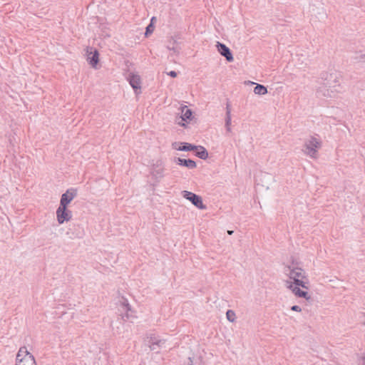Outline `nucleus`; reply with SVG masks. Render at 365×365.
<instances>
[{
    "label": "nucleus",
    "mask_w": 365,
    "mask_h": 365,
    "mask_svg": "<svg viewBox=\"0 0 365 365\" xmlns=\"http://www.w3.org/2000/svg\"><path fill=\"white\" fill-rule=\"evenodd\" d=\"M341 75L339 72L334 71L322 74L321 82L317 89L319 97L332 98L341 90Z\"/></svg>",
    "instance_id": "f257e3e1"
},
{
    "label": "nucleus",
    "mask_w": 365,
    "mask_h": 365,
    "mask_svg": "<svg viewBox=\"0 0 365 365\" xmlns=\"http://www.w3.org/2000/svg\"><path fill=\"white\" fill-rule=\"evenodd\" d=\"M284 273L292 281H287V283H291L294 286H301L303 289H309V280L306 272L301 267L288 265L284 267Z\"/></svg>",
    "instance_id": "f03ea898"
},
{
    "label": "nucleus",
    "mask_w": 365,
    "mask_h": 365,
    "mask_svg": "<svg viewBox=\"0 0 365 365\" xmlns=\"http://www.w3.org/2000/svg\"><path fill=\"white\" fill-rule=\"evenodd\" d=\"M321 147V142L315 137H310L306 140L302 149L304 153L312 158L316 159L318 156V149Z\"/></svg>",
    "instance_id": "7ed1b4c3"
},
{
    "label": "nucleus",
    "mask_w": 365,
    "mask_h": 365,
    "mask_svg": "<svg viewBox=\"0 0 365 365\" xmlns=\"http://www.w3.org/2000/svg\"><path fill=\"white\" fill-rule=\"evenodd\" d=\"M16 365H36L34 356L27 350L26 346H21L16 354Z\"/></svg>",
    "instance_id": "20e7f679"
},
{
    "label": "nucleus",
    "mask_w": 365,
    "mask_h": 365,
    "mask_svg": "<svg viewBox=\"0 0 365 365\" xmlns=\"http://www.w3.org/2000/svg\"><path fill=\"white\" fill-rule=\"evenodd\" d=\"M182 195L186 200L190 201L192 205L199 209L205 210L206 206L202 202V199L200 195H197L192 192L184 190L182 192Z\"/></svg>",
    "instance_id": "39448f33"
},
{
    "label": "nucleus",
    "mask_w": 365,
    "mask_h": 365,
    "mask_svg": "<svg viewBox=\"0 0 365 365\" xmlns=\"http://www.w3.org/2000/svg\"><path fill=\"white\" fill-rule=\"evenodd\" d=\"M56 218L58 222L61 225L72 218V212L66 207L59 206L56 210Z\"/></svg>",
    "instance_id": "423d86ee"
},
{
    "label": "nucleus",
    "mask_w": 365,
    "mask_h": 365,
    "mask_svg": "<svg viewBox=\"0 0 365 365\" xmlns=\"http://www.w3.org/2000/svg\"><path fill=\"white\" fill-rule=\"evenodd\" d=\"M77 195V190L76 189H68L65 193L61 195L60 200V205L61 207H68V204Z\"/></svg>",
    "instance_id": "0eeeda50"
},
{
    "label": "nucleus",
    "mask_w": 365,
    "mask_h": 365,
    "mask_svg": "<svg viewBox=\"0 0 365 365\" xmlns=\"http://www.w3.org/2000/svg\"><path fill=\"white\" fill-rule=\"evenodd\" d=\"M128 81H129L130 85L134 89L136 94H138L141 92V81L139 75L130 73L127 77Z\"/></svg>",
    "instance_id": "6e6552de"
},
{
    "label": "nucleus",
    "mask_w": 365,
    "mask_h": 365,
    "mask_svg": "<svg viewBox=\"0 0 365 365\" xmlns=\"http://www.w3.org/2000/svg\"><path fill=\"white\" fill-rule=\"evenodd\" d=\"M216 47L220 55L225 57L228 62L233 61L234 57L230 49L225 44L217 41Z\"/></svg>",
    "instance_id": "1a4fd4ad"
},
{
    "label": "nucleus",
    "mask_w": 365,
    "mask_h": 365,
    "mask_svg": "<svg viewBox=\"0 0 365 365\" xmlns=\"http://www.w3.org/2000/svg\"><path fill=\"white\" fill-rule=\"evenodd\" d=\"M299 287L300 286H294L291 283H287V288L290 289L295 296L297 297L304 298L307 301L310 300L312 299L311 296L307 292L302 290Z\"/></svg>",
    "instance_id": "9d476101"
},
{
    "label": "nucleus",
    "mask_w": 365,
    "mask_h": 365,
    "mask_svg": "<svg viewBox=\"0 0 365 365\" xmlns=\"http://www.w3.org/2000/svg\"><path fill=\"white\" fill-rule=\"evenodd\" d=\"M120 306L122 309L126 312L125 314H122V319L123 321L130 320V318L133 317L132 315L128 314V312L131 310V307L126 299L124 297L121 298L120 300Z\"/></svg>",
    "instance_id": "9b49d317"
},
{
    "label": "nucleus",
    "mask_w": 365,
    "mask_h": 365,
    "mask_svg": "<svg viewBox=\"0 0 365 365\" xmlns=\"http://www.w3.org/2000/svg\"><path fill=\"white\" fill-rule=\"evenodd\" d=\"M174 161L179 165L186 167L189 169H193L195 168L197 166V164L195 161L191 159H184L180 158H175Z\"/></svg>",
    "instance_id": "f8f14e48"
},
{
    "label": "nucleus",
    "mask_w": 365,
    "mask_h": 365,
    "mask_svg": "<svg viewBox=\"0 0 365 365\" xmlns=\"http://www.w3.org/2000/svg\"><path fill=\"white\" fill-rule=\"evenodd\" d=\"M99 53L98 51L96 49H94L93 51H91L88 53L87 60L89 63V64L96 68V65L98 64L99 61Z\"/></svg>",
    "instance_id": "ddd939ff"
},
{
    "label": "nucleus",
    "mask_w": 365,
    "mask_h": 365,
    "mask_svg": "<svg viewBox=\"0 0 365 365\" xmlns=\"http://www.w3.org/2000/svg\"><path fill=\"white\" fill-rule=\"evenodd\" d=\"M181 146L179 148L176 147L177 143H173V148L180 151H191L195 150L197 148V145L190 144L189 143H181Z\"/></svg>",
    "instance_id": "4468645a"
},
{
    "label": "nucleus",
    "mask_w": 365,
    "mask_h": 365,
    "mask_svg": "<svg viewBox=\"0 0 365 365\" xmlns=\"http://www.w3.org/2000/svg\"><path fill=\"white\" fill-rule=\"evenodd\" d=\"M167 48L170 51H173L175 53H179L180 50L179 43L173 37L168 41Z\"/></svg>",
    "instance_id": "2eb2a0df"
},
{
    "label": "nucleus",
    "mask_w": 365,
    "mask_h": 365,
    "mask_svg": "<svg viewBox=\"0 0 365 365\" xmlns=\"http://www.w3.org/2000/svg\"><path fill=\"white\" fill-rule=\"evenodd\" d=\"M164 168L160 165H154L152 170V175L157 180L161 179L163 177Z\"/></svg>",
    "instance_id": "dca6fc26"
},
{
    "label": "nucleus",
    "mask_w": 365,
    "mask_h": 365,
    "mask_svg": "<svg viewBox=\"0 0 365 365\" xmlns=\"http://www.w3.org/2000/svg\"><path fill=\"white\" fill-rule=\"evenodd\" d=\"M195 155L200 159L205 160L208 158L207 150L202 145H197Z\"/></svg>",
    "instance_id": "f3484780"
},
{
    "label": "nucleus",
    "mask_w": 365,
    "mask_h": 365,
    "mask_svg": "<svg viewBox=\"0 0 365 365\" xmlns=\"http://www.w3.org/2000/svg\"><path fill=\"white\" fill-rule=\"evenodd\" d=\"M149 344V347L150 350L154 351L162 346V344H165V341L163 340H156L155 338L150 337V339L148 341Z\"/></svg>",
    "instance_id": "a211bd4d"
},
{
    "label": "nucleus",
    "mask_w": 365,
    "mask_h": 365,
    "mask_svg": "<svg viewBox=\"0 0 365 365\" xmlns=\"http://www.w3.org/2000/svg\"><path fill=\"white\" fill-rule=\"evenodd\" d=\"M192 116V111L189 109L187 106H184L182 108V115L181 119L182 121H187V120H191Z\"/></svg>",
    "instance_id": "6ab92c4d"
},
{
    "label": "nucleus",
    "mask_w": 365,
    "mask_h": 365,
    "mask_svg": "<svg viewBox=\"0 0 365 365\" xmlns=\"http://www.w3.org/2000/svg\"><path fill=\"white\" fill-rule=\"evenodd\" d=\"M267 88L262 85V84H256V86L254 88V93L257 95H264L267 93Z\"/></svg>",
    "instance_id": "aec40b11"
},
{
    "label": "nucleus",
    "mask_w": 365,
    "mask_h": 365,
    "mask_svg": "<svg viewBox=\"0 0 365 365\" xmlns=\"http://www.w3.org/2000/svg\"><path fill=\"white\" fill-rule=\"evenodd\" d=\"M227 319L230 322H234L236 319V315L234 311L228 309L226 312Z\"/></svg>",
    "instance_id": "412c9836"
},
{
    "label": "nucleus",
    "mask_w": 365,
    "mask_h": 365,
    "mask_svg": "<svg viewBox=\"0 0 365 365\" xmlns=\"http://www.w3.org/2000/svg\"><path fill=\"white\" fill-rule=\"evenodd\" d=\"M231 115H229V113H226V116H225V128H226V130L227 132H230L231 131V128H230V125H231Z\"/></svg>",
    "instance_id": "4be33fe9"
},
{
    "label": "nucleus",
    "mask_w": 365,
    "mask_h": 365,
    "mask_svg": "<svg viewBox=\"0 0 365 365\" xmlns=\"http://www.w3.org/2000/svg\"><path fill=\"white\" fill-rule=\"evenodd\" d=\"M154 28V25H153L152 24H149L145 29V36H148L149 35H150L153 32Z\"/></svg>",
    "instance_id": "5701e85b"
},
{
    "label": "nucleus",
    "mask_w": 365,
    "mask_h": 365,
    "mask_svg": "<svg viewBox=\"0 0 365 365\" xmlns=\"http://www.w3.org/2000/svg\"><path fill=\"white\" fill-rule=\"evenodd\" d=\"M291 310L294 311V312H300L302 311V309L298 305H293V306L291 307Z\"/></svg>",
    "instance_id": "b1692460"
},
{
    "label": "nucleus",
    "mask_w": 365,
    "mask_h": 365,
    "mask_svg": "<svg viewBox=\"0 0 365 365\" xmlns=\"http://www.w3.org/2000/svg\"><path fill=\"white\" fill-rule=\"evenodd\" d=\"M226 113H229V115H231L230 104L228 101L227 102V104H226Z\"/></svg>",
    "instance_id": "393cba45"
},
{
    "label": "nucleus",
    "mask_w": 365,
    "mask_h": 365,
    "mask_svg": "<svg viewBox=\"0 0 365 365\" xmlns=\"http://www.w3.org/2000/svg\"><path fill=\"white\" fill-rule=\"evenodd\" d=\"M168 75L170 76L172 78H175L178 76V73L175 71H171L169 73H168Z\"/></svg>",
    "instance_id": "a878e982"
},
{
    "label": "nucleus",
    "mask_w": 365,
    "mask_h": 365,
    "mask_svg": "<svg viewBox=\"0 0 365 365\" xmlns=\"http://www.w3.org/2000/svg\"><path fill=\"white\" fill-rule=\"evenodd\" d=\"M359 364L360 365H365V355L360 357Z\"/></svg>",
    "instance_id": "bb28decb"
},
{
    "label": "nucleus",
    "mask_w": 365,
    "mask_h": 365,
    "mask_svg": "<svg viewBox=\"0 0 365 365\" xmlns=\"http://www.w3.org/2000/svg\"><path fill=\"white\" fill-rule=\"evenodd\" d=\"M156 21V17L155 16H153L150 19V24H152L153 25H154V23Z\"/></svg>",
    "instance_id": "cd10ccee"
},
{
    "label": "nucleus",
    "mask_w": 365,
    "mask_h": 365,
    "mask_svg": "<svg viewBox=\"0 0 365 365\" xmlns=\"http://www.w3.org/2000/svg\"><path fill=\"white\" fill-rule=\"evenodd\" d=\"M178 124L182 127H185V124L182 122H179Z\"/></svg>",
    "instance_id": "c85d7f7f"
},
{
    "label": "nucleus",
    "mask_w": 365,
    "mask_h": 365,
    "mask_svg": "<svg viewBox=\"0 0 365 365\" xmlns=\"http://www.w3.org/2000/svg\"><path fill=\"white\" fill-rule=\"evenodd\" d=\"M233 232H234V231H233V230H228V231H227V233H228V235H232V233H233Z\"/></svg>",
    "instance_id": "c756f323"
},
{
    "label": "nucleus",
    "mask_w": 365,
    "mask_h": 365,
    "mask_svg": "<svg viewBox=\"0 0 365 365\" xmlns=\"http://www.w3.org/2000/svg\"><path fill=\"white\" fill-rule=\"evenodd\" d=\"M189 360L190 361L191 363L192 362L190 357H189Z\"/></svg>",
    "instance_id": "7c9ffc66"
},
{
    "label": "nucleus",
    "mask_w": 365,
    "mask_h": 365,
    "mask_svg": "<svg viewBox=\"0 0 365 365\" xmlns=\"http://www.w3.org/2000/svg\"><path fill=\"white\" fill-rule=\"evenodd\" d=\"M364 325H365V322H364Z\"/></svg>",
    "instance_id": "2f4dec72"
},
{
    "label": "nucleus",
    "mask_w": 365,
    "mask_h": 365,
    "mask_svg": "<svg viewBox=\"0 0 365 365\" xmlns=\"http://www.w3.org/2000/svg\"><path fill=\"white\" fill-rule=\"evenodd\" d=\"M190 365H192V364H190Z\"/></svg>",
    "instance_id": "473e14b6"
}]
</instances>
